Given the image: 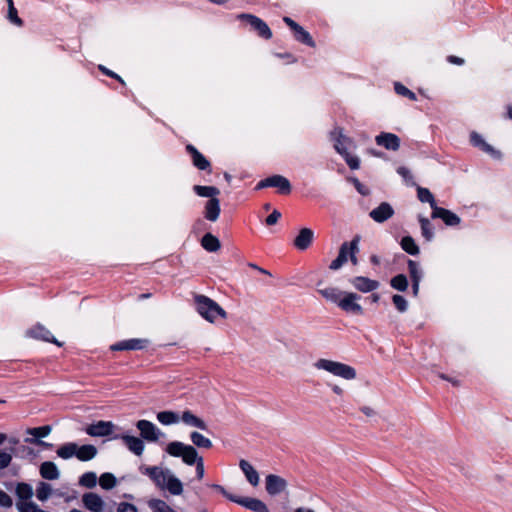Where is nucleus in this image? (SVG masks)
<instances>
[{
	"label": "nucleus",
	"mask_w": 512,
	"mask_h": 512,
	"mask_svg": "<svg viewBox=\"0 0 512 512\" xmlns=\"http://www.w3.org/2000/svg\"><path fill=\"white\" fill-rule=\"evenodd\" d=\"M165 451L172 457L181 458L186 465L192 466L195 464L197 479H203L205 474L204 461L198 455L196 448L179 441H173L166 446Z\"/></svg>",
	"instance_id": "nucleus-1"
},
{
	"label": "nucleus",
	"mask_w": 512,
	"mask_h": 512,
	"mask_svg": "<svg viewBox=\"0 0 512 512\" xmlns=\"http://www.w3.org/2000/svg\"><path fill=\"white\" fill-rule=\"evenodd\" d=\"M194 305L199 315L210 323H215L217 318L226 319V311L211 298L196 294L194 295Z\"/></svg>",
	"instance_id": "nucleus-2"
},
{
	"label": "nucleus",
	"mask_w": 512,
	"mask_h": 512,
	"mask_svg": "<svg viewBox=\"0 0 512 512\" xmlns=\"http://www.w3.org/2000/svg\"><path fill=\"white\" fill-rule=\"evenodd\" d=\"M313 366L317 370L325 371L344 380H354L357 377L355 368L342 362L320 358L314 362Z\"/></svg>",
	"instance_id": "nucleus-3"
},
{
	"label": "nucleus",
	"mask_w": 512,
	"mask_h": 512,
	"mask_svg": "<svg viewBox=\"0 0 512 512\" xmlns=\"http://www.w3.org/2000/svg\"><path fill=\"white\" fill-rule=\"evenodd\" d=\"M330 137L335 150L345 159L347 165L353 170L358 169L360 167L359 158L349 153V149L353 144L352 140L346 137L340 128L332 130Z\"/></svg>",
	"instance_id": "nucleus-4"
},
{
	"label": "nucleus",
	"mask_w": 512,
	"mask_h": 512,
	"mask_svg": "<svg viewBox=\"0 0 512 512\" xmlns=\"http://www.w3.org/2000/svg\"><path fill=\"white\" fill-rule=\"evenodd\" d=\"M360 236L356 235L350 242H344L339 249V254L334 259L329 268L331 270H338L350 259L353 265H357L358 259L356 254L359 252Z\"/></svg>",
	"instance_id": "nucleus-5"
},
{
	"label": "nucleus",
	"mask_w": 512,
	"mask_h": 512,
	"mask_svg": "<svg viewBox=\"0 0 512 512\" xmlns=\"http://www.w3.org/2000/svg\"><path fill=\"white\" fill-rule=\"evenodd\" d=\"M162 491L168 496L181 497L185 484L172 470L162 469Z\"/></svg>",
	"instance_id": "nucleus-6"
},
{
	"label": "nucleus",
	"mask_w": 512,
	"mask_h": 512,
	"mask_svg": "<svg viewBox=\"0 0 512 512\" xmlns=\"http://www.w3.org/2000/svg\"><path fill=\"white\" fill-rule=\"evenodd\" d=\"M360 299L361 296L357 293L345 291L337 306L346 313L361 316L364 310L359 303Z\"/></svg>",
	"instance_id": "nucleus-7"
},
{
	"label": "nucleus",
	"mask_w": 512,
	"mask_h": 512,
	"mask_svg": "<svg viewBox=\"0 0 512 512\" xmlns=\"http://www.w3.org/2000/svg\"><path fill=\"white\" fill-rule=\"evenodd\" d=\"M266 187H274L278 189V192L287 195L291 192L290 181L282 175H273L261 180L256 189H263Z\"/></svg>",
	"instance_id": "nucleus-8"
},
{
	"label": "nucleus",
	"mask_w": 512,
	"mask_h": 512,
	"mask_svg": "<svg viewBox=\"0 0 512 512\" xmlns=\"http://www.w3.org/2000/svg\"><path fill=\"white\" fill-rule=\"evenodd\" d=\"M150 341L147 338H132L119 341L110 346L112 351L142 350L148 347Z\"/></svg>",
	"instance_id": "nucleus-9"
},
{
	"label": "nucleus",
	"mask_w": 512,
	"mask_h": 512,
	"mask_svg": "<svg viewBox=\"0 0 512 512\" xmlns=\"http://www.w3.org/2000/svg\"><path fill=\"white\" fill-rule=\"evenodd\" d=\"M283 21L293 30L294 37L297 41L306 44L310 47H315V42L312 39L310 33L306 31L302 26L296 23L289 17H284Z\"/></svg>",
	"instance_id": "nucleus-10"
},
{
	"label": "nucleus",
	"mask_w": 512,
	"mask_h": 512,
	"mask_svg": "<svg viewBox=\"0 0 512 512\" xmlns=\"http://www.w3.org/2000/svg\"><path fill=\"white\" fill-rule=\"evenodd\" d=\"M470 141L473 146L479 148L484 153L491 156L493 159L500 160L502 158V153L495 149L492 145L488 144L485 139L477 132H472L470 134Z\"/></svg>",
	"instance_id": "nucleus-11"
},
{
	"label": "nucleus",
	"mask_w": 512,
	"mask_h": 512,
	"mask_svg": "<svg viewBox=\"0 0 512 512\" xmlns=\"http://www.w3.org/2000/svg\"><path fill=\"white\" fill-rule=\"evenodd\" d=\"M239 17L243 20H246L247 23L258 33L260 37L265 39H270L272 37L270 28L260 18L251 14H242Z\"/></svg>",
	"instance_id": "nucleus-12"
},
{
	"label": "nucleus",
	"mask_w": 512,
	"mask_h": 512,
	"mask_svg": "<svg viewBox=\"0 0 512 512\" xmlns=\"http://www.w3.org/2000/svg\"><path fill=\"white\" fill-rule=\"evenodd\" d=\"M115 430V425L110 421H98L89 425L86 428V433L93 437H103L112 434Z\"/></svg>",
	"instance_id": "nucleus-13"
},
{
	"label": "nucleus",
	"mask_w": 512,
	"mask_h": 512,
	"mask_svg": "<svg viewBox=\"0 0 512 512\" xmlns=\"http://www.w3.org/2000/svg\"><path fill=\"white\" fill-rule=\"evenodd\" d=\"M27 336L35 339H40L46 342L54 343L57 346L61 347L63 344L59 342L52 333L43 325L37 324L27 330L26 332Z\"/></svg>",
	"instance_id": "nucleus-14"
},
{
	"label": "nucleus",
	"mask_w": 512,
	"mask_h": 512,
	"mask_svg": "<svg viewBox=\"0 0 512 512\" xmlns=\"http://www.w3.org/2000/svg\"><path fill=\"white\" fill-rule=\"evenodd\" d=\"M375 142L378 146L384 147L387 150L397 151L400 147V138L393 133L381 132L375 137Z\"/></svg>",
	"instance_id": "nucleus-15"
},
{
	"label": "nucleus",
	"mask_w": 512,
	"mask_h": 512,
	"mask_svg": "<svg viewBox=\"0 0 512 512\" xmlns=\"http://www.w3.org/2000/svg\"><path fill=\"white\" fill-rule=\"evenodd\" d=\"M352 286L362 293H369L379 288V282L377 280L370 279L364 276H357L350 280Z\"/></svg>",
	"instance_id": "nucleus-16"
},
{
	"label": "nucleus",
	"mask_w": 512,
	"mask_h": 512,
	"mask_svg": "<svg viewBox=\"0 0 512 512\" xmlns=\"http://www.w3.org/2000/svg\"><path fill=\"white\" fill-rule=\"evenodd\" d=\"M82 503L84 507L91 512H103L105 506L102 497L92 492L82 496Z\"/></svg>",
	"instance_id": "nucleus-17"
},
{
	"label": "nucleus",
	"mask_w": 512,
	"mask_h": 512,
	"mask_svg": "<svg viewBox=\"0 0 512 512\" xmlns=\"http://www.w3.org/2000/svg\"><path fill=\"white\" fill-rule=\"evenodd\" d=\"M369 215L375 222L383 223L394 215V209L389 203L383 202L371 210Z\"/></svg>",
	"instance_id": "nucleus-18"
},
{
	"label": "nucleus",
	"mask_w": 512,
	"mask_h": 512,
	"mask_svg": "<svg viewBox=\"0 0 512 512\" xmlns=\"http://www.w3.org/2000/svg\"><path fill=\"white\" fill-rule=\"evenodd\" d=\"M432 218H440L448 226H457L461 222L458 215L442 207H435L432 211Z\"/></svg>",
	"instance_id": "nucleus-19"
},
{
	"label": "nucleus",
	"mask_w": 512,
	"mask_h": 512,
	"mask_svg": "<svg viewBox=\"0 0 512 512\" xmlns=\"http://www.w3.org/2000/svg\"><path fill=\"white\" fill-rule=\"evenodd\" d=\"M136 426L140 431L141 437L147 442H155L158 439L157 428L153 423L147 420H140Z\"/></svg>",
	"instance_id": "nucleus-20"
},
{
	"label": "nucleus",
	"mask_w": 512,
	"mask_h": 512,
	"mask_svg": "<svg viewBox=\"0 0 512 512\" xmlns=\"http://www.w3.org/2000/svg\"><path fill=\"white\" fill-rule=\"evenodd\" d=\"M235 503L254 512H269L266 504L256 498L237 496Z\"/></svg>",
	"instance_id": "nucleus-21"
},
{
	"label": "nucleus",
	"mask_w": 512,
	"mask_h": 512,
	"mask_svg": "<svg viewBox=\"0 0 512 512\" xmlns=\"http://www.w3.org/2000/svg\"><path fill=\"white\" fill-rule=\"evenodd\" d=\"M286 488V481L274 474L266 477V490L270 495H277Z\"/></svg>",
	"instance_id": "nucleus-22"
},
{
	"label": "nucleus",
	"mask_w": 512,
	"mask_h": 512,
	"mask_svg": "<svg viewBox=\"0 0 512 512\" xmlns=\"http://www.w3.org/2000/svg\"><path fill=\"white\" fill-rule=\"evenodd\" d=\"M239 467L249 484H251L253 487L258 486L260 482V476L256 469L245 459H241L239 461Z\"/></svg>",
	"instance_id": "nucleus-23"
},
{
	"label": "nucleus",
	"mask_w": 512,
	"mask_h": 512,
	"mask_svg": "<svg viewBox=\"0 0 512 512\" xmlns=\"http://www.w3.org/2000/svg\"><path fill=\"white\" fill-rule=\"evenodd\" d=\"M314 232L310 228H302L294 239V246L298 250H306L312 243Z\"/></svg>",
	"instance_id": "nucleus-24"
},
{
	"label": "nucleus",
	"mask_w": 512,
	"mask_h": 512,
	"mask_svg": "<svg viewBox=\"0 0 512 512\" xmlns=\"http://www.w3.org/2000/svg\"><path fill=\"white\" fill-rule=\"evenodd\" d=\"M181 422L189 427H195L201 430L207 429V424L205 421L192 413L190 410L181 412Z\"/></svg>",
	"instance_id": "nucleus-25"
},
{
	"label": "nucleus",
	"mask_w": 512,
	"mask_h": 512,
	"mask_svg": "<svg viewBox=\"0 0 512 512\" xmlns=\"http://www.w3.org/2000/svg\"><path fill=\"white\" fill-rule=\"evenodd\" d=\"M220 211L219 199L212 198L206 202L204 216L207 220L215 222L219 218Z\"/></svg>",
	"instance_id": "nucleus-26"
},
{
	"label": "nucleus",
	"mask_w": 512,
	"mask_h": 512,
	"mask_svg": "<svg viewBox=\"0 0 512 512\" xmlns=\"http://www.w3.org/2000/svg\"><path fill=\"white\" fill-rule=\"evenodd\" d=\"M120 438L131 452L138 456L142 455L144 451L142 439L127 434L122 435Z\"/></svg>",
	"instance_id": "nucleus-27"
},
{
	"label": "nucleus",
	"mask_w": 512,
	"mask_h": 512,
	"mask_svg": "<svg viewBox=\"0 0 512 512\" xmlns=\"http://www.w3.org/2000/svg\"><path fill=\"white\" fill-rule=\"evenodd\" d=\"M40 474L44 479L47 480H55L58 479L60 476V472L57 465L50 461H46L41 464Z\"/></svg>",
	"instance_id": "nucleus-28"
},
{
	"label": "nucleus",
	"mask_w": 512,
	"mask_h": 512,
	"mask_svg": "<svg viewBox=\"0 0 512 512\" xmlns=\"http://www.w3.org/2000/svg\"><path fill=\"white\" fill-rule=\"evenodd\" d=\"M187 150L192 156V161L195 167L200 170H206L210 167L209 161L195 147L188 145Z\"/></svg>",
	"instance_id": "nucleus-29"
},
{
	"label": "nucleus",
	"mask_w": 512,
	"mask_h": 512,
	"mask_svg": "<svg viewBox=\"0 0 512 512\" xmlns=\"http://www.w3.org/2000/svg\"><path fill=\"white\" fill-rule=\"evenodd\" d=\"M318 292L327 301H330V302L338 305L339 300L341 299V297L345 291H342L336 287H326V288L320 289Z\"/></svg>",
	"instance_id": "nucleus-30"
},
{
	"label": "nucleus",
	"mask_w": 512,
	"mask_h": 512,
	"mask_svg": "<svg viewBox=\"0 0 512 512\" xmlns=\"http://www.w3.org/2000/svg\"><path fill=\"white\" fill-rule=\"evenodd\" d=\"M76 450H77L76 457L80 461H89V460L93 459L97 454V449L93 445L78 446L76 444Z\"/></svg>",
	"instance_id": "nucleus-31"
},
{
	"label": "nucleus",
	"mask_w": 512,
	"mask_h": 512,
	"mask_svg": "<svg viewBox=\"0 0 512 512\" xmlns=\"http://www.w3.org/2000/svg\"><path fill=\"white\" fill-rule=\"evenodd\" d=\"M193 190L198 196L210 199L217 198L220 193L219 189L214 186L195 185Z\"/></svg>",
	"instance_id": "nucleus-32"
},
{
	"label": "nucleus",
	"mask_w": 512,
	"mask_h": 512,
	"mask_svg": "<svg viewBox=\"0 0 512 512\" xmlns=\"http://www.w3.org/2000/svg\"><path fill=\"white\" fill-rule=\"evenodd\" d=\"M201 244L209 252H216L220 249V241L214 235L207 233L203 236Z\"/></svg>",
	"instance_id": "nucleus-33"
},
{
	"label": "nucleus",
	"mask_w": 512,
	"mask_h": 512,
	"mask_svg": "<svg viewBox=\"0 0 512 512\" xmlns=\"http://www.w3.org/2000/svg\"><path fill=\"white\" fill-rule=\"evenodd\" d=\"M419 223L421 226V234L427 240L431 241L434 237V230L429 219L419 216Z\"/></svg>",
	"instance_id": "nucleus-34"
},
{
	"label": "nucleus",
	"mask_w": 512,
	"mask_h": 512,
	"mask_svg": "<svg viewBox=\"0 0 512 512\" xmlns=\"http://www.w3.org/2000/svg\"><path fill=\"white\" fill-rule=\"evenodd\" d=\"M16 493L19 498L18 501H29L33 496V488L29 484L20 483L17 485Z\"/></svg>",
	"instance_id": "nucleus-35"
},
{
	"label": "nucleus",
	"mask_w": 512,
	"mask_h": 512,
	"mask_svg": "<svg viewBox=\"0 0 512 512\" xmlns=\"http://www.w3.org/2000/svg\"><path fill=\"white\" fill-rule=\"evenodd\" d=\"M401 248L410 255H417L419 247L411 236H405L401 240Z\"/></svg>",
	"instance_id": "nucleus-36"
},
{
	"label": "nucleus",
	"mask_w": 512,
	"mask_h": 512,
	"mask_svg": "<svg viewBox=\"0 0 512 512\" xmlns=\"http://www.w3.org/2000/svg\"><path fill=\"white\" fill-rule=\"evenodd\" d=\"M162 425H174L181 422V413L175 411H162Z\"/></svg>",
	"instance_id": "nucleus-37"
},
{
	"label": "nucleus",
	"mask_w": 512,
	"mask_h": 512,
	"mask_svg": "<svg viewBox=\"0 0 512 512\" xmlns=\"http://www.w3.org/2000/svg\"><path fill=\"white\" fill-rule=\"evenodd\" d=\"M417 196H418V199L421 202L429 203L433 211H434L435 207H438L436 205L434 196L432 195V193L427 188L418 187V189H417Z\"/></svg>",
	"instance_id": "nucleus-38"
},
{
	"label": "nucleus",
	"mask_w": 512,
	"mask_h": 512,
	"mask_svg": "<svg viewBox=\"0 0 512 512\" xmlns=\"http://www.w3.org/2000/svg\"><path fill=\"white\" fill-rule=\"evenodd\" d=\"M190 439H191L192 443L199 448L212 447L211 440L198 432H192L190 434Z\"/></svg>",
	"instance_id": "nucleus-39"
},
{
	"label": "nucleus",
	"mask_w": 512,
	"mask_h": 512,
	"mask_svg": "<svg viewBox=\"0 0 512 512\" xmlns=\"http://www.w3.org/2000/svg\"><path fill=\"white\" fill-rule=\"evenodd\" d=\"M408 271L412 282H421L423 272L417 262L408 260Z\"/></svg>",
	"instance_id": "nucleus-40"
},
{
	"label": "nucleus",
	"mask_w": 512,
	"mask_h": 512,
	"mask_svg": "<svg viewBox=\"0 0 512 512\" xmlns=\"http://www.w3.org/2000/svg\"><path fill=\"white\" fill-rule=\"evenodd\" d=\"M99 484L104 490H110L116 486L117 479L112 473L106 472L100 476Z\"/></svg>",
	"instance_id": "nucleus-41"
},
{
	"label": "nucleus",
	"mask_w": 512,
	"mask_h": 512,
	"mask_svg": "<svg viewBox=\"0 0 512 512\" xmlns=\"http://www.w3.org/2000/svg\"><path fill=\"white\" fill-rule=\"evenodd\" d=\"M76 443H67L57 450V455L63 459H69L76 456Z\"/></svg>",
	"instance_id": "nucleus-42"
},
{
	"label": "nucleus",
	"mask_w": 512,
	"mask_h": 512,
	"mask_svg": "<svg viewBox=\"0 0 512 512\" xmlns=\"http://www.w3.org/2000/svg\"><path fill=\"white\" fill-rule=\"evenodd\" d=\"M391 286L398 291H406L408 288L407 277L403 274H398L391 279Z\"/></svg>",
	"instance_id": "nucleus-43"
},
{
	"label": "nucleus",
	"mask_w": 512,
	"mask_h": 512,
	"mask_svg": "<svg viewBox=\"0 0 512 512\" xmlns=\"http://www.w3.org/2000/svg\"><path fill=\"white\" fill-rule=\"evenodd\" d=\"M79 484L86 488H93L97 484V475L95 472H86L84 473L80 479Z\"/></svg>",
	"instance_id": "nucleus-44"
},
{
	"label": "nucleus",
	"mask_w": 512,
	"mask_h": 512,
	"mask_svg": "<svg viewBox=\"0 0 512 512\" xmlns=\"http://www.w3.org/2000/svg\"><path fill=\"white\" fill-rule=\"evenodd\" d=\"M51 486L45 482H40L37 489H36V497L40 501H45L48 499V497L51 494Z\"/></svg>",
	"instance_id": "nucleus-45"
},
{
	"label": "nucleus",
	"mask_w": 512,
	"mask_h": 512,
	"mask_svg": "<svg viewBox=\"0 0 512 512\" xmlns=\"http://www.w3.org/2000/svg\"><path fill=\"white\" fill-rule=\"evenodd\" d=\"M394 90L400 96L407 97L412 101L417 100L416 94L399 82L394 84Z\"/></svg>",
	"instance_id": "nucleus-46"
},
{
	"label": "nucleus",
	"mask_w": 512,
	"mask_h": 512,
	"mask_svg": "<svg viewBox=\"0 0 512 512\" xmlns=\"http://www.w3.org/2000/svg\"><path fill=\"white\" fill-rule=\"evenodd\" d=\"M8 4V19L17 26H22V20L17 15V10L14 7L12 0H6Z\"/></svg>",
	"instance_id": "nucleus-47"
},
{
	"label": "nucleus",
	"mask_w": 512,
	"mask_h": 512,
	"mask_svg": "<svg viewBox=\"0 0 512 512\" xmlns=\"http://www.w3.org/2000/svg\"><path fill=\"white\" fill-rule=\"evenodd\" d=\"M28 434L35 438H44L47 437L51 433L50 426H41L36 428H31L28 431Z\"/></svg>",
	"instance_id": "nucleus-48"
},
{
	"label": "nucleus",
	"mask_w": 512,
	"mask_h": 512,
	"mask_svg": "<svg viewBox=\"0 0 512 512\" xmlns=\"http://www.w3.org/2000/svg\"><path fill=\"white\" fill-rule=\"evenodd\" d=\"M140 471L143 474L148 475L156 483V485H159L160 471H159L158 467H145V466H142V467H140Z\"/></svg>",
	"instance_id": "nucleus-49"
},
{
	"label": "nucleus",
	"mask_w": 512,
	"mask_h": 512,
	"mask_svg": "<svg viewBox=\"0 0 512 512\" xmlns=\"http://www.w3.org/2000/svg\"><path fill=\"white\" fill-rule=\"evenodd\" d=\"M392 301L399 312L403 313L407 311L408 302L403 296L396 294L392 297Z\"/></svg>",
	"instance_id": "nucleus-50"
},
{
	"label": "nucleus",
	"mask_w": 512,
	"mask_h": 512,
	"mask_svg": "<svg viewBox=\"0 0 512 512\" xmlns=\"http://www.w3.org/2000/svg\"><path fill=\"white\" fill-rule=\"evenodd\" d=\"M12 460V455L9 452L0 450V470L9 466Z\"/></svg>",
	"instance_id": "nucleus-51"
},
{
	"label": "nucleus",
	"mask_w": 512,
	"mask_h": 512,
	"mask_svg": "<svg viewBox=\"0 0 512 512\" xmlns=\"http://www.w3.org/2000/svg\"><path fill=\"white\" fill-rule=\"evenodd\" d=\"M211 487L220 492L225 498L235 503V499L237 498V496L229 493L223 486L219 484H213L211 485Z\"/></svg>",
	"instance_id": "nucleus-52"
},
{
	"label": "nucleus",
	"mask_w": 512,
	"mask_h": 512,
	"mask_svg": "<svg viewBox=\"0 0 512 512\" xmlns=\"http://www.w3.org/2000/svg\"><path fill=\"white\" fill-rule=\"evenodd\" d=\"M349 181L353 183V185L355 186L356 190L361 194V195H368L369 194V189L364 186L362 183H360V181L357 179V178H349Z\"/></svg>",
	"instance_id": "nucleus-53"
},
{
	"label": "nucleus",
	"mask_w": 512,
	"mask_h": 512,
	"mask_svg": "<svg viewBox=\"0 0 512 512\" xmlns=\"http://www.w3.org/2000/svg\"><path fill=\"white\" fill-rule=\"evenodd\" d=\"M117 512H138L135 505L127 502H121L117 506Z\"/></svg>",
	"instance_id": "nucleus-54"
},
{
	"label": "nucleus",
	"mask_w": 512,
	"mask_h": 512,
	"mask_svg": "<svg viewBox=\"0 0 512 512\" xmlns=\"http://www.w3.org/2000/svg\"><path fill=\"white\" fill-rule=\"evenodd\" d=\"M281 218V213L278 210H274L265 220L266 224L271 226L278 222Z\"/></svg>",
	"instance_id": "nucleus-55"
},
{
	"label": "nucleus",
	"mask_w": 512,
	"mask_h": 512,
	"mask_svg": "<svg viewBox=\"0 0 512 512\" xmlns=\"http://www.w3.org/2000/svg\"><path fill=\"white\" fill-rule=\"evenodd\" d=\"M0 505L3 507H10L12 505V500L9 495L0 490Z\"/></svg>",
	"instance_id": "nucleus-56"
},
{
	"label": "nucleus",
	"mask_w": 512,
	"mask_h": 512,
	"mask_svg": "<svg viewBox=\"0 0 512 512\" xmlns=\"http://www.w3.org/2000/svg\"><path fill=\"white\" fill-rule=\"evenodd\" d=\"M99 69L101 71H103L106 75L110 76V77H113V78H116L117 80H119L122 84H124V80L117 74H115L114 72L108 70L107 68H105L104 66L100 65L99 66Z\"/></svg>",
	"instance_id": "nucleus-57"
},
{
	"label": "nucleus",
	"mask_w": 512,
	"mask_h": 512,
	"mask_svg": "<svg viewBox=\"0 0 512 512\" xmlns=\"http://www.w3.org/2000/svg\"><path fill=\"white\" fill-rule=\"evenodd\" d=\"M448 61L452 64L462 65L464 63V59L457 56H449Z\"/></svg>",
	"instance_id": "nucleus-58"
},
{
	"label": "nucleus",
	"mask_w": 512,
	"mask_h": 512,
	"mask_svg": "<svg viewBox=\"0 0 512 512\" xmlns=\"http://www.w3.org/2000/svg\"><path fill=\"white\" fill-rule=\"evenodd\" d=\"M398 174H400L402 177L407 178L410 175V172L405 167H399L397 169Z\"/></svg>",
	"instance_id": "nucleus-59"
},
{
	"label": "nucleus",
	"mask_w": 512,
	"mask_h": 512,
	"mask_svg": "<svg viewBox=\"0 0 512 512\" xmlns=\"http://www.w3.org/2000/svg\"><path fill=\"white\" fill-rule=\"evenodd\" d=\"M158 504H159V501L156 499H152L149 501V506L152 507L153 509H155V512H159Z\"/></svg>",
	"instance_id": "nucleus-60"
},
{
	"label": "nucleus",
	"mask_w": 512,
	"mask_h": 512,
	"mask_svg": "<svg viewBox=\"0 0 512 512\" xmlns=\"http://www.w3.org/2000/svg\"><path fill=\"white\" fill-rule=\"evenodd\" d=\"M331 390L337 395H342L344 392L343 389L338 385H332Z\"/></svg>",
	"instance_id": "nucleus-61"
},
{
	"label": "nucleus",
	"mask_w": 512,
	"mask_h": 512,
	"mask_svg": "<svg viewBox=\"0 0 512 512\" xmlns=\"http://www.w3.org/2000/svg\"><path fill=\"white\" fill-rule=\"evenodd\" d=\"M419 286H420V282H412V290H413L414 296L418 295Z\"/></svg>",
	"instance_id": "nucleus-62"
},
{
	"label": "nucleus",
	"mask_w": 512,
	"mask_h": 512,
	"mask_svg": "<svg viewBox=\"0 0 512 512\" xmlns=\"http://www.w3.org/2000/svg\"><path fill=\"white\" fill-rule=\"evenodd\" d=\"M361 411L367 416H372L374 414L373 409L370 407H363L361 408Z\"/></svg>",
	"instance_id": "nucleus-63"
},
{
	"label": "nucleus",
	"mask_w": 512,
	"mask_h": 512,
	"mask_svg": "<svg viewBox=\"0 0 512 512\" xmlns=\"http://www.w3.org/2000/svg\"><path fill=\"white\" fill-rule=\"evenodd\" d=\"M162 512H177L176 510H174L172 507H170L169 505L165 504L164 502H162Z\"/></svg>",
	"instance_id": "nucleus-64"
}]
</instances>
